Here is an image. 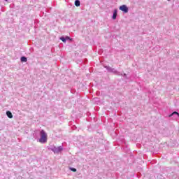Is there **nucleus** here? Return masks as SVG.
Masks as SVG:
<instances>
[{
	"label": "nucleus",
	"instance_id": "obj_1",
	"mask_svg": "<svg viewBox=\"0 0 179 179\" xmlns=\"http://www.w3.org/2000/svg\"><path fill=\"white\" fill-rule=\"evenodd\" d=\"M41 143H45L47 142V133L44 130L41 131V138L39 139Z\"/></svg>",
	"mask_w": 179,
	"mask_h": 179
},
{
	"label": "nucleus",
	"instance_id": "obj_2",
	"mask_svg": "<svg viewBox=\"0 0 179 179\" xmlns=\"http://www.w3.org/2000/svg\"><path fill=\"white\" fill-rule=\"evenodd\" d=\"M120 10L122 12H124V13H128V7L125 5H122L120 7Z\"/></svg>",
	"mask_w": 179,
	"mask_h": 179
},
{
	"label": "nucleus",
	"instance_id": "obj_3",
	"mask_svg": "<svg viewBox=\"0 0 179 179\" xmlns=\"http://www.w3.org/2000/svg\"><path fill=\"white\" fill-rule=\"evenodd\" d=\"M62 147L61 146L54 148L55 153H59V152H62Z\"/></svg>",
	"mask_w": 179,
	"mask_h": 179
},
{
	"label": "nucleus",
	"instance_id": "obj_4",
	"mask_svg": "<svg viewBox=\"0 0 179 179\" xmlns=\"http://www.w3.org/2000/svg\"><path fill=\"white\" fill-rule=\"evenodd\" d=\"M6 115L8 118H13V115H12V113L10 111H7Z\"/></svg>",
	"mask_w": 179,
	"mask_h": 179
},
{
	"label": "nucleus",
	"instance_id": "obj_5",
	"mask_svg": "<svg viewBox=\"0 0 179 179\" xmlns=\"http://www.w3.org/2000/svg\"><path fill=\"white\" fill-rule=\"evenodd\" d=\"M75 5L76 6H80V1L79 0H76Z\"/></svg>",
	"mask_w": 179,
	"mask_h": 179
},
{
	"label": "nucleus",
	"instance_id": "obj_6",
	"mask_svg": "<svg viewBox=\"0 0 179 179\" xmlns=\"http://www.w3.org/2000/svg\"><path fill=\"white\" fill-rule=\"evenodd\" d=\"M21 62H27V58L24 57H21Z\"/></svg>",
	"mask_w": 179,
	"mask_h": 179
},
{
	"label": "nucleus",
	"instance_id": "obj_7",
	"mask_svg": "<svg viewBox=\"0 0 179 179\" xmlns=\"http://www.w3.org/2000/svg\"><path fill=\"white\" fill-rule=\"evenodd\" d=\"M113 19H114V20L117 19V10H115L113 15Z\"/></svg>",
	"mask_w": 179,
	"mask_h": 179
},
{
	"label": "nucleus",
	"instance_id": "obj_8",
	"mask_svg": "<svg viewBox=\"0 0 179 179\" xmlns=\"http://www.w3.org/2000/svg\"><path fill=\"white\" fill-rule=\"evenodd\" d=\"M178 115V117H179V113H178L177 112H173L172 114H171L170 115H169V117H173V115Z\"/></svg>",
	"mask_w": 179,
	"mask_h": 179
},
{
	"label": "nucleus",
	"instance_id": "obj_9",
	"mask_svg": "<svg viewBox=\"0 0 179 179\" xmlns=\"http://www.w3.org/2000/svg\"><path fill=\"white\" fill-rule=\"evenodd\" d=\"M70 170L73 171V173H76V169L75 168H70Z\"/></svg>",
	"mask_w": 179,
	"mask_h": 179
},
{
	"label": "nucleus",
	"instance_id": "obj_10",
	"mask_svg": "<svg viewBox=\"0 0 179 179\" xmlns=\"http://www.w3.org/2000/svg\"><path fill=\"white\" fill-rule=\"evenodd\" d=\"M60 40H62V41H63V43H65V41H66V39L64 37L60 38Z\"/></svg>",
	"mask_w": 179,
	"mask_h": 179
},
{
	"label": "nucleus",
	"instance_id": "obj_11",
	"mask_svg": "<svg viewBox=\"0 0 179 179\" xmlns=\"http://www.w3.org/2000/svg\"><path fill=\"white\" fill-rule=\"evenodd\" d=\"M66 40H69V37L66 36Z\"/></svg>",
	"mask_w": 179,
	"mask_h": 179
},
{
	"label": "nucleus",
	"instance_id": "obj_12",
	"mask_svg": "<svg viewBox=\"0 0 179 179\" xmlns=\"http://www.w3.org/2000/svg\"><path fill=\"white\" fill-rule=\"evenodd\" d=\"M5 1H8V0H5Z\"/></svg>",
	"mask_w": 179,
	"mask_h": 179
},
{
	"label": "nucleus",
	"instance_id": "obj_13",
	"mask_svg": "<svg viewBox=\"0 0 179 179\" xmlns=\"http://www.w3.org/2000/svg\"><path fill=\"white\" fill-rule=\"evenodd\" d=\"M168 1H170V0H168Z\"/></svg>",
	"mask_w": 179,
	"mask_h": 179
}]
</instances>
